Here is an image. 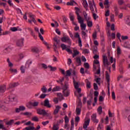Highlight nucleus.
<instances>
[{
  "instance_id": "obj_11",
  "label": "nucleus",
  "mask_w": 130,
  "mask_h": 130,
  "mask_svg": "<svg viewBox=\"0 0 130 130\" xmlns=\"http://www.w3.org/2000/svg\"><path fill=\"white\" fill-rule=\"evenodd\" d=\"M88 4L89 5L90 9H93L96 7V5H95V2H94V0L88 1Z\"/></svg>"
},
{
  "instance_id": "obj_16",
  "label": "nucleus",
  "mask_w": 130,
  "mask_h": 130,
  "mask_svg": "<svg viewBox=\"0 0 130 130\" xmlns=\"http://www.w3.org/2000/svg\"><path fill=\"white\" fill-rule=\"evenodd\" d=\"M73 84L75 89H78V88H79V86L81 85V83H80V82L76 81V80H75V79L74 78H73Z\"/></svg>"
},
{
  "instance_id": "obj_40",
  "label": "nucleus",
  "mask_w": 130,
  "mask_h": 130,
  "mask_svg": "<svg viewBox=\"0 0 130 130\" xmlns=\"http://www.w3.org/2000/svg\"><path fill=\"white\" fill-rule=\"evenodd\" d=\"M95 64H99V61L98 60H95L93 61V68L96 70V66Z\"/></svg>"
},
{
  "instance_id": "obj_25",
  "label": "nucleus",
  "mask_w": 130,
  "mask_h": 130,
  "mask_svg": "<svg viewBox=\"0 0 130 130\" xmlns=\"http://www.w3.org/2000/svg\"><path fill=\"white\" fill-rule=\"evenodd\" d=\"M106 78L107 80V82L109 84V82H110V76H109V74L107 72H106Z\"/></svg>"
},
{
  "instance_id": "obj_4",
  "label": "nucleus",
  "mask_w": 130,
  "mask_h": 130,
  "mask_svg": "<svg viewBox=\"0 0 130 130\" xmlns=\"http://www.w3.org/2000/svg\"><path fill=\"white\" fill-rule=\"evenodd\" d=\"M39 105V102H29L28 103L27 107L29 109L33 108V107H37Z\"/></svg>"
},
{
  "instance_id": "obj_52",
  "label": "nucleus",
  "mask_w": 130,
  "mask_h": 130,
  "mask_svg": "<svg viewBox=\"0 0 130 130\" xmlns=\"http://www.w3.org/2000/svg\"><path fill=\"white\" fill-rule=\"evenodd\" d=\"M10 30L12 31V32H16V31H18V28L16 27H11Z\"/></svg>"
},
{
  "instance_id": "obj_2",
  "label": "nucleus",
  "mask_w": 130,
  "mask_h": 130,
  "mask_svg": "<svg viewBox=\"0 0 130 130\" xmlns=\"http://www.w3.org/2000/svg\"><path fill=\"white\" fill-rule=\"evenodd\" d=\"M69 84L65 83V84L62 87L63 90V94L65 97H68L70 95V90L68 89Z\"/></svg>"
},
{
  "instance_id": "obj_51",
  "label": "nucleus",
  "mask_w": 130,
  "mask_h": 130,
  "mask_svg": "<svg viewBox=\"0 0 130 130\" xmlns=\"http://www.w3.org/2000/svg\"><path fill=\"white\" fill-rule=\"evenodd\" d=\"M72 75V73H71V71L70 70H67L66 71V74H65V76L66 77H70Z\"/></svg>"
},
{
  "instance_id": "obj_24",
  "label": "nucleus",
  "mask_w": 130,
  "mask_h": 130,
  "mask_svg": "<svg viewBox=\"0 0 130 130\" xmlns=\"http://www.w3.org/2000/svg\"><path fill=\"white\" fill-rule=\"evenodd\" d=\"M75 10H76L75 13H76L77 17L80 16V13H81V10L78 7H75Z\"/></svg>"
},
{
  "instance_id": "obj_46",
  "label": "nucleus",
  "mask_w": 130,
  "mask_h": 130,
  "mask_svg": "<svg viewBox=\"0 0 130 130\" xmlns=\"http://www.w3.org/2000/svg\"><path fill=\"white\" fill-rule=\"evenodd\" d=\"M48 68H49L52 72H54V71L56 70V67H52L51 66H48Z\"/></svg>"
},
{
  "instance_id": "obj_54",
  "label": "nucleus",
  "mask_w": 130,
  "mask_h": 130,
  "mask_svg": "<svg viewBox=\"0 0 130 130\" xmlns=\"http://www.w3.org/2000/svg\"><path fill=\"white\" fill-rule=\"evenodd\" d=\"M98 112L99 113V114H101V113H102V107L100 106L98 108Z\"/></svg>"
},
{
  "instance_id": "obj_59",
  "label": "nucleus",
  "mask_w": 130,
  "mask_h": 130,
  "mask_svg": "<svg viewBox=\"0 0 130 130\" xmlns=\"http://www.w3.org/2000/svg\"><path fill=\"white\" fill-rule=\"evenodd\" d=\"M13 122H14V120H11L10 121L7 122L6 124L8 125H12V123H13Z\"/></svg>"
},
{
  "instance_id": "obj_13",
  "label": "nucleus",
  "mask_w": 130,
  "mask_h": 130,
  "mask_svg": "<svg viewBox=\"0 0 130 130\" xmlns=\"http://www.w3.org/2000/svg\"><path fill=\"white\" fill-rule=\"evenodd\" d=\"M89 124H90V119L88 118L85 121L84 124L83 125V128H84V129L87 128L88 125H89Z\"/></svg>"
},
{
  "instance_id": "obj_48",
  "label": "nucleus",
  "mask_w": 130,
  "mask_h": 130,
  "mask_svg": "<svg viewBox=\"0 0 130 130\" xmlns=\"http://www.w3.org/2000/svg\"><path fill=\"white\" fill-rule=\"evenodd\" d=\"M95 81L98 85H101V79L100 78H97L95 79Z\"/></svg>"
},
{
  "instance_id": "obj_21",
  "label": "nucleus",
  "mask_w": 130,
  "mask_h": 130,
  "mask_svg": "<svg viewBox=\"0 0 130 130\" xmlns=\"http://www.w3.org/2000/svg\"><path fill=\"white\" fill-rule=\"evenodd\" d=\"M60 89H61V88H60V86H56L52 89V92H57L59 91Z\"/></svg>"
},
{
  "instance_id": "obj_26",
  "label": "nucleus",
  "mask_w": 130,
  "mask_h": 130,
  "mask_svg": "<svg viewBox=\"0 0 130 130\" xmlns=\"http://www.w3.org/2000/svg\"><path fill=\"white\" fill-rule=\"evenodd\" d=\"M6 85H1L0 87V91L2 92V93H4L5 91H6Z\"/></svg>"
},
{
  "instance_id": "obj_36",
  "label": "nucleus",
  "mask_w": 130,
  "mask_h": 130,
  "mask_svg": "<svg viewBox=\"0 0 130 130\" xmlns=\"http://www.w3.org/2000/svg\"><path fill=\"white\" fill-rule=\"evenodd\" d=\"M0 109H2V110H4L5 111H7V110H8V108L5 107V106L0 104Z\"/></svg>"
},
{
  "instance_id": "obj_7",
  "label": "nucleus",
  "mask_w": 130,
  "mask_h": 130,
  "mask_svg": "<svg viewBox=\"0 0 130 130\" xmlns=\"http://www.w3.org/2000/svg\"><path fill=\"white\" fill-rule=\"evenodd\" d=\"M24 39L23 38L17 40L16 41L17 46H18V47H22V46H24Z\"/></svg>"
},
{
  "instance_id": "obj_47",
  "label": "nucleus",
  "mask_w": 130,
  "mask_h": 130,
  "mask_svg": "<svg viewBox=\"0 0 130 130\" xmlns=\"http://www.w3.org/2000/svg\"><path fill=\"white\" fill-rule=\"evenodd\" d=\"M83 4L84 8H88V3L87 2V0H83Z\"/></svg>"
},
{
  "instance_id": "obj_64",
  "label": "nucleus",
  "mask_w": 130,
  "mask_h": 130,
  "mask_svg": "<svg viewBox=\"0 0 130 130\" xmlns=\"http://www.w3.org/2000/svg\"><path fill=\"white\" fill-rule=\"evenodd\" d=\"M80 121V117L77 116L75 117V122H79Z\"/></svg>"
},
{
  "instance_id": "obj_6",
  "label": "nucleus",
  "mask_w": 130,
  "mask_h": 130,
  "mask_svg": "<svg viewBox=\"0 0 130 130\" xmlns=\"http://www.w3.org/2000/svg\"><path fill=\"white\" fill-rule=\"evenodd\" d=\"M15 98H16L15 95L11 94L6 99V101H5V103L8 104L9 102H13V101H15Z\"/></svg>"
},
{
  "instance_id": "obj_39",
  "label": "nucleus",
  "mask_w": 130,
  "mask_h": 130,
  "mask_svg": "<svg viewBox=\"0 0 130 130\" xmlns=\"http://www.w3.org/2000/svg\"><path fill=\"white\" fill-rule=\"evenodd\" d=\"M85 82L86 83V86H87V88H91V83H90V81H88V80L87 79H86L85 80Z\"/></svg>"
},
{
  "instance_id": "obj_55",
  "label": "nucleus",
  "mask_w": 130,
  "mask_h": 130,
  "mask_svg": "<svg viewBox=\"0 0 130 130\" xmlns=\"http://www.w3.org/2000/svg\"><path fill=\"white\" fill-rule=\"evenodd\" d=\"M92 17H93L94 20H96V19H98V18H99V16H98V15L96 13L92 14Z\"/></svg>"
},
{
  "instance_id": "obj_57",
  "label": "nucleus",
  "mask_w": 130,
  "mask_h": 130,
  "mask_svg": "<svg viewBox=\"0 0 130 130\" xmlns=\"http://www.w3.org/2000/svg\"><path fill=\"white\" fill-rule=\"evenodd\" d=\"M54 41H55V43H56L55 44L57 45V44H59L60 41L57 39V38L55 37L54 38Z\"/></svg>"
},
{
  "instance_id": "obj_31",
  "label": "nucleus",
  "mask_w": 130,
  "mask_h": 130,
  "mask_svg": "<svg viewBox=\"0 0 130 130\" xmlns=\"http://www.w3.org/2000/svg\"><path fill=\"white\" fill-rule=\"evenodd\" d=\"M31 50L35 53H39V49L37 47H34Z\"/></svg>"
},
{
  "instance_id": "obj_43",
  "label": "nucleus",
  "mask_w": 130,
  "mask_h": 130,
  "mask_svg": "<svg viewBox=\"0 0 130 130\" xmlns=\"http://www.w3.org/2000/svg\"><path fill=\"white\" fill-rule=\"evenodd\" d=\"M126 24H127V25H128V26H130V17L129 16H128L126 17Z\"/></svg>"
},
{
  "instance_id": "obj_19",
  "label": "nucleus",
  "mask_w": 130,
  "mask_h": 130,
  "mask_svg": "<svg viewBox=\"0 0 130 130\" xmlns=\"http://www.w3.org/2000/svg\"><path fill=\"white\" fill-rule=\"evenodd\" d=\"M73 52L74 53L73 54V57H76V56H77V55H78V54H80V52H79V51H78L76 49H74L73 50Z\"/></svg>"
},
{
  "instance_id": "obj_58",
  "label": "nucleus",
  "mask_w": 130,
  "mask_h": 130,
  "mask_svg": "<svg viewBox=\"0 0 130 130\" xmlns=\"http://www.w3.org/2000/svg\"><path fill=\"white\" fill-rule=\"evenodd\" d=\"M20 71H21L22 74H24V73H25V67H24L23 66H22L20 67Z\"/></svg>"
},
{
  "instance_id": "obj_20",
  "label": "nucleus",
  "mask_w": 130,
  "mask_h": 130,
  "mask_svg": "<svg viewBox=\"0 0 130 130\" xmlns=\"http://www.w3.org/2000/svg\"><path fill=\"white\" fill-rule=\"evenodd\" d=\"M0 129L7 130V128L4 125V121L0 120Z\"/></svg>"
},
{
  "instance_id": "obj_27",
  "label": "nucleus",
  "mask_w": 130,
  "mask_h": 130,
  "mask_svg": "<svg viewBox=\"0 0 130 130\" xmlns=\"http://www.w3.org/2000/svg\"><path fill=\"white\" fill-rule=\"evenodd\" d=\"M76 62L78 63V66H81L82 64V60H81V58H76Z\"/></svg>"
},
{
  "instance_id": "obj_60",
  "label": "nucleus",
  "mask_w": 130,
  "mask_h": 130,
  "mask_svg": "<svg viewBox=\"0 0 130 130\" xmlns=\"http://www.w3.org/2000/svg\"><path fill=\"white\" fill-rule=\"evenodd\" d=\"M32 120L33 121H39V119H38V117H37V116H35V117H32Z\"/></svg>"
},
{
  "instance_id": "obj_15",
  "label": "nucleus",
  "mask_w": 130,
  "mask_h": 130,
  "mask_svg": "<svg viewBox=\"0 0 130 130\" xmlns=\"http://www.w3.org/2000/svg\"><path fill=\"white\" fill-rule=\"evenodd\" d=\"M55 109L54 110L53 112V114L54 115H56V114H57V113H58L59 111V109H61V107H60V106H55Z\"/></svg>"
},
{
  "instance_id": "obj_44",
  "label": "nucleus",
  "mask_w": 130,
  "mask_h": 130,
  "mask_svg": "<svg viewBox=\"0 0 130 130\" xmlns=\"http://www.w3.org/2000/svg\"><path fill=\"white\" fill-rule=\"evenodd\" d=\"M75 38H78V40H80L81 39V38L80 37V35H79V32H75L74 35Z\"/></svg>"
},
{
  "instance_id": "obj_14",
  "label": "nucleus",
  "mask_w": 130,
  "mask_h": 130,
  "mask_svg": "<svg viewBox=\"0 0 130 130\" xmlns=\"http://www.w3.org/2000/svg\"><path fill=\"white\" fill-rule=\"evenodd\" d=\"M83 15L84 16L85 21H90L91 17L88 16V14L85 11L83 12Z\"/></svg>"
},
{
  "instance_id": "obj_50",
  "label": "nucleus",
  "mask_w": 130,
  "mask_h": 130,
  "mask_svg": "<svg viewBox=\"0 0 130 130\" xmlns=\"http://www.w3.org/2000/svg\"><path fill=\"white\" fill-rule=\"evenodd\" d=\"M41 91L42 92H43V93H46V92H47V88H46V87H45V86H43L42 88H41Z\"/></svg>"
},
{
  "instance_id": "obj_8",
  "label": "nucleus",
  "mask_w": 130,
  "mask_h": 130,
  "mask_svg": "<svg viewBox=\"0 0 130 130\" xmlns=\"http://www.w3.org/2000/svg\"><path fill=\"white\" fill-rule=\"evenodd\" d=\"M37 112L40 115H47V113L44 109L39 108L37 109Z\"/></svg>"
},
{
  "instance_id": "obj_9",
  "label": "nucleus",
  "mask_w": 130,
  "mask_h": 130,
  "mask_svg": "<svg viewBox=\"0 0 130 130\" xmlns=\"http://www.w3.org/2000/svg\"><path fill=\"white\" fill-rule=\"evenodd\" d=\"M26 110V107L23 106H19V108L15 109V112L16 113H19L20 111H24Z\"/></svg>"
},
{
  "instance_id": "obj_22",
  "label": "nucleus",
  "mask_w": 130,
  "mask_h": 130,
  "mask_svg": "<svg viewBox=\"0 0 130 130\" xmlns=\"http://www.w3.org/2000/svg\"><path fill=\"white\" fill-rule=\"evenodd\" d=\"M77 20H78V22L79 24H80V25H81V24H84V20L83 19H82L81 16H77Z\"/></svg>"
},
{
  "instance_id": "obj_1",
  "label": "nucleus",
  "mask_w": 130,
  "mask_h": 130,
  "mask_svg": "<svg viewBox=\"0 0 130 130\" xmlns=\"http://www.w3.org/2000/svg\"><path fill=\"white\" fill-rule=\"evenodd\" d=\"M103 61L104 67L107 68L110 73V62L108 61V59H107V56L104 55L103 56Z\"/></svg>"
},
{
  "instance_id": "obj_37",
  "label": "nucleus",
  "mask_w": 130,
  "mask_h": 130,
  "mask_svg": "<svg viewBox=\"0 0 130 130\" xmlns=\"http://www.w3.org/2000/svg\"><path fill=\"white\" fill-rule=\"evenodd\" d=\"M77 102H78V107H82V101H81V98H79L77 99Z\"/></svg>"
},
{
  "instance_id": "obj_30",
  "label": "nucleus",
  "mask_w": 130,
  "mask_h": 130,
  "mask_svg": "<svg viewBox=\"0 0 130 130\" xmlns=\"http://www.w3.org/2000/svg\"><path fill=\"white\" fill-rule=\"evenodd\" d=\"M70 20L72 21H74V20H75V17L74 16V14L73 12H70L69 14Z\"/></svg>"
},
{
  "instance_id": "obj_17",
  "label": "nucleus",
  "mask_w": 130,
  "mask_h": 130,
  "mask_svg": "<svg viewBox=\"0 0 130 130\" xmlns=\"http://www.w3.org/2000/svg\"><path fill=\"white\" fill-rule=\"evenodd\" d=\"M97 129L103 130V120H102V123L99 124Z\"/></svg>"
},
{
  "instance_id": "obj_28",
  "label": "nucleus",
  "mask_w": 130,
  "mask_h": 130,
  "mask_svg": "<svg viewBox=\"0 0 130 130\" xmlns=\"http://www.w3.org/2000/svg\"><path fill=\"white\" fill-rule=\"evenodd\" d=\"M12 50V48L11 47L9 46L7 48H6L4 50V52L5 53H8V52H10Z\"/></svg>"
},
{
  "instance_id": "obj_61",
  "label": "nucleus",
  "mask_w": 130,
  "mask_h": 130,
  "mask_svg": "<svg viewBox=\"0 0 130 130\" xmlns=\"http://www.w3.org/2000/svg\"><path fill=\"white\" fill-rule=\"evenodd\" d=\"M124 3V2L123 1V0H118V4L120 6H121V5H123Z\"/></svg>"
},
{
  "instance_id": "obj_5",
  "label": "nucleus",
  "mask_w": 130,
  "mask_h": 130,
  "mask_svg": "<svg viewBox=\"0 0 130 130\" xmlns=\"http://www.w3.org/2000/svg\"><path fill=\"white\" fill-rule=\"evenodd\" d=\"M41 105H43L45 106V107H47V108H51L52 107L51 105L49 103V100H48V99H47L45 100L44 103L42 102L41 103Z\"/></svg>"
},
{
  "instance_id": "obj_34",
  "label": "nucleus",
  "mask_w": 130,
  "mask_h": 130,
  "mask_svg": "<svg viewBox=\"0 0 130 130\" xmlns=\"http://www.w3.org/2000/svg\"><path fill=\"white\" fill-rule=\"evenodd\" d=\"M81 35L83 39H86V37H87V34H86V32H85V31L84 30L82 31Z\"/></svg>"
},
{
  "instance_id": "obj_56",
  "label": "nucleus",
  "mask_w": 130,
  "mask_h": 130,
  "mask_svg": "<svg viewBox=\"0 0 130 130\" xmlns=\"http://www.w3.org/2000/svg\"><path fill=\"white\" fill-rule=\"evenodd\" d=\"M61 48H62V50H64L67 49V45H66L64 44H61Z\"/></svg>"
},
{
  "instance_id": "obj_33",
  "label": "nucleus",
  "mask_w": 130,
  "mask_h": 130,
  "mask_svg": "<svg viewBox=\"0 0 130 130\" xmlns=\"http://www.w3.org/2000/svg\"><path fill=\"white\" fill-rule=\"evenodd\" d=\"M10 72L12 73V74H17L18 73V71H17V69H14L13 68H10L9 69Z\"/></svg>"
},
{
  "instance_id": "obj_18",
  "label": "nucleus",
  "mask_w": 130,
  "mask_h": 130,
  "mask_svg": "<svg viewBox=\"0 0 130 130\" xmlns=\"http://www.w3.org/2000/svg\"><path fill=\"white\" fill-rule=\"evenodd\" d=\"M82 107H78L76 108V114L77 115H80L81 114V111L82 110Z\"/></svg>"
},
{
  "instance_id": "obj_38",
  "label": "nucleus",
  "mask_w": 130,
  "mask_h": 130,
  "mask_svg": "<svg viewBox=\"0 0 130 130\" xmlns=\"http://www.w3.org/2000/svg\"><path fill=\"white\" fill-rule=\"evenodd\" d=\"M117 54L118 56L121 54V50L119 47H118L117 48Z\"/></svg>"
},
{
  "instance_id": "obj_49",
  "label": "nucleus",
  "mask_w": 130,
  "mask_h": 130,
  "mask_svg": "<svg viewBox=\"0 0 130 130\" xmlns=\"http://www.w3.org/2000/svg\"><path fill=\"white\" fill-rule=\"evenodd\" d=\"M24 115H26V116H31L32 115V113L29 112H25L23 113Z\"/></svg>"
},
{
  "instance_id": "obj_10",
  "label": "nucleus",
  "mask_w": 130,
  "mask_h": 130,
  "mask_svg": "<svg viewBox=\"0 0 130 130\" xmlns=\"http://www.w3.org/2000/svg\"><path fill=\"white\" fill-rule=\"evenodd\" d=\"M19 84L18 82H15L13 83H10L9 85V87L8 88V90H10V89H12V88H15V87H17V86H19Z\"/></svg>"
},
{
  "instance_id": "obj_62",
  "label": "nucleus",
  "mask_w": 130,
  "mask_h": 130,
  "mask_svg": "<svg viewBox=\"0 0 130 130\" xmlns=\"http://www.w3.org/2000/svg\"><path fill=\"white\" fill-rule=\"evenodd\" d=\"M65 119V123H69V121H70V119H69V117L67 116H66L64 117Z\"/></svg>"
},
{
  "instance_id": "obj_41",
  "label": "nucleus",
  "mask_w": 130,
  "mask_h": 130,
  "mask_svg": "<svg viewBox=\"0 0 130 130\" xmlns=\"http://www.w3.org/2000/svg\"><path fill=\"white\" fill-rule=\"evenodd\" d=\"M59 127L57 124H55L53 125V130H58Z\"/></svg>"
},
{
  "instance_id": "obj_12",
  "label": "nucleus",
  "mask_w": 130,
  "mask_h": 130,
  "mask_svg": "<svg viewBox=\"0 0 130 130\" xmlns=\"http://www.w3.org/2000/svg\"><path fill=\"white\" fill-rule=\"evenodd\" d=\"M97 115L96 114H93L91 116V120L93 121V122H95L96 123H98L99 122V120L97 119Z\"/></svg>"
},
{
  "instance_id": "obj_3",
  "label": "nucleus",
  "mask_w": 130,
  "mask_h": 130,
  "mask_svg": "<svg viewBox=\"0 0 130 130\" xmlns=\"http://www.w3.org/2000/svg\"><path fill=\"white\" fill-rule=\"evenodd\" d=\"M61 41L62 42H64L65 43H68L69 45L72 44V40L70 38V37L68 36H65L61 38Z\"/></svg>"
},
{
  "instance_id": "obj_42",
  "label": "nucleus",
  "mask_w": 130,
  "mask_h": 130,
  "mask_svg": "<svg viewBox=\"0 0 130 130\" xmlns=\"http://www.w3.org/2000/svg\"><path fill=\"white\" fill-rule=\"evenodd\" d=\"M7 62L8 63V66L9 67H10V68H12L13 67V63L11 62V61H10V59L8 58L7 60Z\"/></svg>"
},
{
  "instance_id": "obj_35",
  "label": "nucleus",
  "mask_w": 130,
  "mask_h": 130,
  "mask_svg": "<svg viewBox=\"0 0 130 130\" xmlns=\"http://www.w3.org/2000/svg\"><path fill=\"white\" fill-rule=\"evenodd\" d=\"M86 25L85 23H82L81 24H80V27L81 28V30H86Z\"/></svg>"
},
{
  "instance_id": "obj_32",
  "label": "nucleus",
  "mask_w": 130,
  "mask_h": 130,
  "mask_svg": "<svg viewBox=\"0 0 130 130\" xmlns=\"http://www.w3.org/2000/svg\"><path fill=\"white\" fill-rule=\"evenodd\" d=\"M86 22H87V26L88 27H89V28H91V27L93 26V22H92V21L88 20V21H86Z\"/></svg>"
},
{
  "instance_id": "obj_23",
  "label": "nucleus",
  "mask_w": 130,
  "mask_h": 130,
  "mask_svg": "<svg viewBox=\"0 0 130 130\" xmlns=\"http://www.w3.org/2000/svg\"><path fill=\"white\" fill-rule=\"evenodd\" d=\"M32 64V61L28 60L25 63V69H28L30 67V64Z\"/></svg>"
},
{
  "instance_id": "obj_53",
  "label": "nucleus",
  "mask_w": 130,
  "mask_h": 130,
  "mask_svg": "<svg viewBox=\"0 0 130 130\" xmlns=\"http://www.w3.org/2000/svg\"><path fill=\"white\" fill-rule=\"evenodd\" d=\"M28 31H30L31 35L33 37H35V34H34V32L33 31V30H32L30 28H28Z\"/></svg>"
},
{
  "instance_id": "obj_45",
  "label": "nucleus",
  "mask_w": 130,
  "mask_h": 130,
  "mask_svg": "<svg viewBox=\"0 0 130 130\" xmlns=\"http://www.w3.org/2000/svg\"><path fill=\"white\" fill-rule=\"evenodd\" d=\"M29 17L31 18V19L33 23H34V24H36L37 23V21L36 20H35V18L33 16V15H30Z\"/></svg>"
},
{
  "instance_id": "obj_63",
  "label": "nucleus",
  "mask_w": 130,
  "mask_h": 130,
  "mask_svg": "<svg viewBox=\"0 0 130 130\" xmlns=\"http://www.w3.org/2000/svg\"><path fill=\"white\" fill-rule=\"evenodd\" d=\"M110 19H111V22H114V15L112 14L110 16Z\"/></svg>"
},
{
  "instance_id": "obj_29",
  "label": "nucleus",
  "mask_w": 130,
  "mask_h": 130,
  "mask_svg": "<svg viewBox=\"0 0 130 130\" xmlns=\"http://www.w3.org/2000/svg\"><path fill=\"white\" fill-rule=\"evenodd\" d=\"M104 5L105 6V8H106V9H108V8H109V1L108 0H105Z\"/></svg>"
}]
</instances>
